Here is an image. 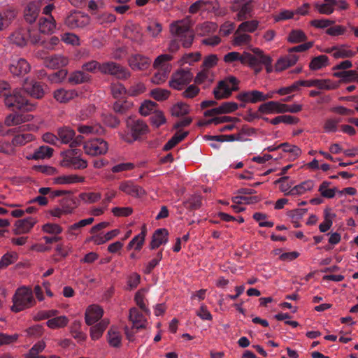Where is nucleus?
Segmentation results:
<instances>
[{
	"mask_svg": "<svg viewBox=\"0 0 358 358\" xmlns=\"http://www.w3.org/2000/svg\"><path fill=\"white\" fill-rule=\"evenodd\" d=\"M34 119L31 114L13 113L7 115L4 119V124L8 127H16L21 124L30 122Z\"/></svg>",
	"mask_w": 358,
	"mask_h": 358,
	"instance_id": "dca6fc26",
	"label": "nucleus"
},
{
	"mask_svg": "<svg viewBox=\"0 0 358 358\" xmlns=\"http://www.w3.org/2000/svg\"><path fill=\"white\" fill-rule=\"evenodd\" d=\"M307 39V36L304 31L301 29H293L292 30L287 40L290 43H298L301 42H303Z\"/></svg>",
	"mask_w": 358,
	"mask_h": 358,
	"instance_id": "a18cd8bd",
	"label": "nucleus"
},
{
	"mask_svg": "<svg viewBox=\"0 0 358 358\" xmlns=\"http://www.w3.org/2000/svg\"><path fill=\"white\" fill-rule=\"evenodd\" d=\"M146 233V227L143 226L141 232L137 236H134L129 243L127 249L131 250L134 248L136 250L139 251L144 244Z\"/></svg>",
	"mask_w": 358,
	"mask_h": 358,
	"instance_id": "ea45409f",
	"label": "nucleus"
},
{
	"mask_svg": "<svg viewBox=\"0 0 358 358\" xmlns=\"http://www.w3.org/2000/svg\"><path fill=\"white\" fill-rule=\"evenodd\" d=\"M255 55L245 52L243 65H248L252 68L256 73H259L262 69V65L265 66L267 73L273 71L272 59L270 56L264 55L259 48L253 49Z\"/></svg>",
	"mask_w": 358,
	"mask_h": 358,
	"instance_id": "7ed1b4c3",
	"label": "nucleus"
},
{
	"mask_svg": "<svg viewBox=\"0 0 358 358\" xmlns=\"http://www.w3.org/2000/svg\"><path fill=\"white\" fill-rule=\"evenodd\" d=\"M103 310L98 305H91L86 309L85 314V322L87 325H92L97 322L103 316Z\"/></svg>",
	"mask_w": 358,
	"mask_h": 358,
	"instance_id": "6ab92c4d",
	"label": "nucleus"
},
{
	"mask_svg": "<svg viewBox=\"0 0 358 358\" xmlns=\"http://www.w3.org/2000/svg\"><path fill=\"white\" fill-rule=\"evenodd\" d=\"M53 149L48 146H41L38 149L34 151L31 155L26 156L28 160L31 159H41L50 157L52 155Z\"/></svg>",
	"mask_w": 358,
	"mask_h": 358,
	"instance_id": "4c0bfd02",
	"label": "nucleus"
},
{
	"mask_svg": "<svg viewBox=\"0 0 358 358\" xmlns=\"http://www.w3.org/2000/svg\"><path fill=\"white\" fill-rule=\"evenodd\" d=\"M315 187V182L313 180H305L292 187L291 196L302 195L311 191Z\"/></svg>",
	"mask_w": 358,
	"mask_h": 358,
	"instance_id": "e433bc0d",
	"label": "nucleus"
},
{
	"mask_svg": "<svg viewBox=\"0 0 358 358\" xmlns=\"http://www.w3.org/2000/svg\"><path fill=\"white\" fill-rule=\"evenodd\" d=\"M84 181V178L76 174L63 175L55 178L53 182L57 185H70Z\"/></svg>",
	"mask_w": 358,
	"mask_h": 358,
	"instance_id": "f704fd0d",
	"label": "nucleus"
},
{
	"mask_svg": "<svg viewBox=\"0 0 358 358\" xmlns=\"http://www.w3.org/2000/svg\"><path fill=\"white\" fill-rule=\"evenodd\" d=\"M119 189L127 195L140 197L145 194V190L140 186L134 185L131 181L121 182Z\"/></svg>",
	"mask_w": 358,
	"mask_h": 358,
	"instance_id": "4be33fe9",
	"label": "nucleus"
},
{
	"mask_svg": "<svg viewBox=\"0 0 358 358\" xmlns=\"http://www.w3.org/2000/svg\"><path fill=\"white\" fill-rule=\"evenodd\" d=\"M57 136L59 141L62 143L70 144L71 148L80 145L83 141V136L78 135L76 136L75 131L69 127H62L57 129Z\"/></svg>",
	"mask_w": 358,
	"mask_h": 358,
	"instance_id": "9b49d317",
	"label": "nucleus"
},
{
	"mask_svg": "<svg viewBox=\"0 0 358 358\" xmlns=\"http://www.w3.org/2000/svg\"><path fill=\"white\" fill-rule=\"evenodd\" d=\"M189 111V107L185 103H178L171 108V113L173 116L180 117L187 114Z\"/></svg>",
	"mask_w": 358,
	"mask_h": 358,
	"instance_id": "338daca9",
	"label": "nucleus"
},
{
	"mask_svg": "<svg viewBox=\"0 0 358 358\" xmlns=\"http://www.w3.org/2000/svg\"><path fill=\"white\" fill-rule=\"evenodd\" d=\"M162 251H159L155 258L144 265L143 272L145 274H150L162 259Z\"/></svg>",
	"mask_w": 358,
	"mask_h": 358,
	"instance_id": "052dcab7",
	"label": "nucleus"
},
{
	"mask_svg": "<svg viewBox=\"0 0 358 358\" xmlns=\"http://www.w3.org/2000/svg\"><path fill=\"white\" fill-rule=\"evenodd\" d=\"M91 80V76L84 71H75L70 73L68 82L72 85H79L88 83Z\"/></svg>",
	"mask_w": 358,
	"mask_h": 358,
	"instance_id": "473e14b6",
	"label": "nucleus"
},
{
	"mask_svg": "<svg viewBox=\"0 0 358 358\" xmlns=\"http://www.w3.org/2000/svg\"><path fill=\"white\" fill-rule=\"evenodd\" d=\"M78 96V93L74 89H65L61 87L57 89L53 92V96L55 100L61 103H68Z\"/></svg>",
	"mask_w": 358,
	"mask_h": 358,
	"instance_id": "aec40b11",
	"label": "nucleus"
},
{
	"mask_svg": "<svg viewBox=\"0 0 358 358\" xmlns=\"http://www.w3.org/2000/svg\"><path fill=\"white\" fill-rule=\"evenodd\" d=\"M69 322V318L65 315L55 316L46 322V325L52 329L66 327Z\"/></svg>",
	"mask_w": 358,
	"mask_h": 358,
	"instance_id": "58836bf2",
	"label": "nucleus"
},
{
	"mask_svg": "<svg viewBox=\"0 0 358 358\" xmlns=\"http://www.w3.org/2000/svg\"><path fill=\"white\" fill-rule=\"evenodd\" d=\"M193 74L189 69H178L171 76L169 86L174 90H181L192 80Z\"/></svg>",
	"mask_w": 358,
	"mask_h": 358,
	"instance_id": "6e6552de",
	"label": "nucleus"
},
{
	"mask_svg": "<svg viewBox=\"0 0 358 358\" xmlns=\"http://www.w3.org/2000/svg\"><path fill=\"white\" fill-rule=\"evenodd\" d=\"M81 322L79 320H75L72 322L70 327V333L73 338L79 340L84 341L86 338L85 334L80 330Z\"/></svg>",
	"mask_w": 358,
	"mask_h": 358,
	"instance_id": "6e6d98bb",
	"label": "nucleus"
},
{
	"mask_svg": "<svg viewBox=\"0 0 358 358\" xmlns=\"http://www.w3.org/2000/svg\"><path fill=\"white\" fill-rule=\"evenodd\" d=\"M210 3L211 2L208 0H198L189 6L188 12L191 14H195L199 11H205Z\"/></svg>",
	"mask_w": 358,
	"mask_h": 358,
	"instance_id": "5fc2aeb1",
	"label": "nucleus"
},
{
	"mask_svg": "<svg viewBox=\"0 0 358 358\" xmlns=\"http://www.w3.org/2000/svg\"><path fill=\"white\" fill-rule=\"evenodd\" d=\"M285 103L271 101L261 104L259 106V111L264 114L285 113Z\"/></svg>",
	"mask_w": 358,
	"mask_h": 358,
	"instance_id": "412c9836",
	"label": "nucleus"
},
{
	"mask_svg": "<svg viewBox=\"0 0 358 358\" xmlns=\"http://www.w3.org/2000/svg\"><path fill=\"white\" fill-rule=\"evenodd\" d=\"M10 43L23 47L29 42L33 44L41 41V36L35 30L29 27H20L15 30L8 37Z\"/></svg>",
	"mask_w": 358,
	"mask_h": 358,
	"instance_id": "423d86ee",
	"label": "nucleus"
},
{
	"mask_svg": "<svg viewBox=\"0 0 358 358\" xmlns=\"http://www.w3.org/2000/svg\"><path fill=\"white\" fill-rule=\"evenodd\" d=\"M108 324L109 320L108 319H103L93 325L90 329L91 338L94 341L99 340L102 336Z\"/></svg>",
	"mask_w": 358,
	"mask_h": 358,
	"instance_id": "7c9ffc66",
	"label": "nucleus"
},
{
	"mask_svg": "<svg viewBox=\"0 0 358 358\" xmlns=\"http://www.w3.org/2000/svg\"><path fill=\"white\" fill-rule=\"evenodd\" d=\"M238 88V80L234 76H229L218 83L213 90V94L217 99L228 98L233 91Z\"/></svg>",
	"mask_w": 358,
	"mask_h": 358,
	"instance_id": "0eeeda50",
	"label": "nucleus"
},
{
	"mask_svg": "<svg viewBox=\"0 0 358 358\" xmlns=\"http://www.w3.org/2000/svg\"><path fill=\"white\" fill-rule=\"evenodd\" d=\"M157 103L152 101H145L139 108V113L143 116L152 115L157 110Z\"/></svg>",
	"mask_w": 358,
	"mask_h": 358,
	"instance_id": "3c124183",
	"label": "nucleus"
},
{
	"mask_svg": "<svg viewBox=\"0 0 358 358\" xmlns=\"http://www.w3.org/2000/svg\"><path fill=\"white\" fill-rule=\"evenodd\" d=\"M0 152L8 156H15L17 149L14 148L11 141H0Z\"/></svg>",
	"mask_w": 358,
	"mask_h": 358,
	"instance_id": "680f3d73",
	"label": "nucleus"
},
{
	"mask_svg": "<svg viewBox=\"0 0 358 358\" xmlns=\"http://www.w3.org/2000/svg\"><path fill=\"white\" fill-rule=\"evenodd\" d=\"M37 220L33 217L17 220L14 224V234L17 235L27 234L31 231Z\"/></svg>",
	"mask_w": 358,
	"mask_h": 358,
	"instance_id": "f3484780",
	"label": "nucleus"
},
{
	"mask_svg": "<svg viewBox=\"0 0 358 358\" xmlns=\"http://www.w3.org/2000/svg\"><path fill=\"white\" fill-rule=\"evenodd\" d=\"M38 28L41 33L52 34L56 28V23L52 15L41 17L38 21Z\"/></svg>",
	"mask_w": 358,
	"mask_h": 358,
	"instance_id": "bb28decb",
	"label": "nucleus"
},
{
	"mask_svg": "<svg viewBox=\"0 0 358 358\" xmlns=\"http://www.w3.org/2000/svg\"><path fill=\"white\" fill-rule=\"evenodd\" d=\"M149 131L148 125L143 120L129 117L126 121L125 129L120 135L124 141L132 143L141 140Z\"/></svg>",
	"mask_w": 358,
	"mask_h": 358,
	"instance_id": "f03ea898",
	"label": "nucleus"
},
{
	"mask_svg": "<svg viewBox=\"0 0 358 358\" xmlns=\"http://www.w3.org/2000/svg\"><path fill=\"white\" fill-rule=\"evenodd\" d=\"M101 73L110 74L120 80H126L131 76L130 72L125 67L113 62L102 63Z\"/></svg>",
	"mask_w": 358,
	"mask_h": 358,
	"instance_id": "f8f14e48",
	"label": "nucleus"
},
{
	"mask_svg": "<svg viewBox=\"0 0 358 358\" xmlns=\"http://www.w3.org/2000/svg\"><path fill=\"white\" fill-rule=\"evenodd\" d=\"M78 130L80 134H101L103 133L104 129L103 128L99 125H80L78 127Z\"/></svg>",
	"mask_w": 358,
	"mask_h": 358,
	"instance_id": "8fccbe9b",
	"label": "nucleus"
},
{
	"mask_svg": "<svg viewBox=\"0 0 358 358\" xmlns=\"http://www.w3.org/2000/svg\"><path fill=\"white\" fill-rule=\"evenodd\" d=\"M23 89L31 96L41 99L44 95V91L40 83L34 80L29 81L26 79L23 84Z\"/></svg>",
	"mask_w": 358,
	"mask_h": 358,
	"instance_id": "5701e85b",
	"label": "nucleus"
},
{
	"mask_svg": "<svg viewBox=\"0 0 358 358\" xmlns=\"http://www.w3.org/2000/svg\"><path fill=\"white\" fill-rule=\"evenodd\" d=\"M12 301L10 310L14 313L29 309L36 304L33 291L27 287L17 288L13 296Z\"/></svg>",
	"mask_w": 358,
	"mask_h": 358,
	"instance_id": "20e7f679",
	"label": "nucleus"
},
{
	"mask_svg": "<svg viewBox=\"0 0 358 358\" xmlns=\"http://www.w3.org/2000/svg\"><path fill=\"white\" fill-rule=\"evenodd\" d=\"M329 65V59L327 55H322L313 57L310 64L309 68L313 71L320 70Z\"/></svg>",
	"mask_w": 358,
	"mask_h": 358,
	"instance_id": "a19ab883",
	"label": "nucleus"
},
{
	"mask_svg": "<svg viewBox=\"0 0 358 358\" xmlns=\"http://www.w3.org/2000/svg\"><path fill=\"white\" fill-rule=\"evenodd\" d=\"M69 64V59L61 55H55L45 59V64L50 69H59L66 66Z\"/></svg>",
	"mask_w": 358,
	"mask_h": 358,
	"instance_id": "393cba45",
	"label": "nucleus"
},
{
	"mask_svg": "<svg viewBox=\"0 0 358 358\" xmlns=\"http://www.w3.org/2000/svg\"><path fill=\"white\" fill-rule=\"evenodd\" d=\"M41 3L39 1H34L28 3L24 10V18L29 23L34 22L39 12Z\"/></svg>",
	"mask_w": 358,
	"mask_h": 358,
	"instance_id": "cd10ccee",
	"label": "nucleus"
},
{
	"mask_svg": "<svg viewBox=\"0 0 358 358\" xmlns=\"http://www.w3.org/2000/svg\"><path fill=\"white\" fill-rule=\"evenodd\" d=\"M356 55V52L350 48L347 44L336 45L334 59L352 58Z\"/></svg>",
	"mask_w": 358,
	"mask_h": 358,
	"instance_id": "c9c22d12",
	"label": "nucleus"
},
{
	"mask_svg": "<svg viewBox=\"0 0 358 358\" xmlns=\"http://www.w3.org/2000/svg\"><path fill=\"white\" fill-rule=\"evenodd\" d=\"M129 319L132 322L134 327L136 329L144 328L147 323L145 317L136 308H133L130 310Z\"/></svg>",
	"mask_w": 358,
	"mask_h": 358,
	"instance_id": "2f4dec72",
	"label": "nucleus"
},
{
	"mask_svg": "<svg viewBox=\"0 0 358 358\" xmlns=\"http://www.w3.org/2000/svg\"><path fill=\"white\" fill-rule=\"evenodd\" d=\"M8 67L10 73L14 76H23L31 69L29 62L19 56H12L9 59Z\"/></svg>",
	"mask_w": 358,
	"mask_h": 358,
	"instance_id": "9d476101",
	"label": "nucleus"
},
{
	"mask_svg": "<svg viewBox=\"0 0 358 358\" xmlns=\"http://www.w3.org/2000/svg\"><path fill=\"white\" fill-rule=\"evenodd\" d=\"M170 31L176 38L171 41L168 50L170 52H176L180 45L178 40L182 42V46L189 48L194 40V34L190 29L189 23L187 20H178L173 22L170 26Z\"/></svg>",
	"mask_w": 358,
	"mask_h": 358,
	"instance_id": "f257e3e1",
	"label": "nucleus"
},
{
	"mask_svg": "<svg viewBox=\"0 0 358 358\" xmlns=\"http://www.w3.org/2000/svg\"><path fill=\"white\" fill-rule=\"evenodd\" d=\"M338 85L336 82L330 79H316V87L321 90H333L336 89Z\"/></svg>",
	"mask_w": 358,
	"mask_h": 358,
	"instance_id": "603ef678",
	"label": "nucleus"
},
{
	"mask_svg": "<svg viewBox=\"0 0 358 358\" xmlns=\"http://www.w3.org/2000/svg\"><path fill=\"white\" fill-rule=\"evenodd\" d=\"M323 3H316L315 8L320 14L330 15L334 11V6L337 3L336 0H324Z\"/></svg>",
	"mask_w": 358,
	"mask_h": 358,
	"instance_id": "79ce46f5",
	"label": "nucleus"
},
{
	"mask_svg": "<svg viewBox=\"0 0 358 358\" xmlns=\"http://www.w3.org/2000/svg\"><path fill=\"white\" fill-rule=\"evenodd\" d=\"M251 36L245 32H238V29L235 33L234 38V45H243L249 44L251 41Z\"/></svg>",
	"mask_w": 358,
	"mask_h": 358,
	"instance_id": "774afa93",
	"label": "nucleus"
},
{
	"mask_svg": "<svg viewBox=\"0 0 358 358\" xmlns=\"http://www.w3.org/2000/svg\"><path fill=\"white\" fill-rule=\"evenodd\" d=\"M79 198L85 203H94L101 199V194L94 192H82L79 194Z\"/></svg>",
	"mask_w": 358,
	"mask_h": 358,
	"instance_id": "c03bdc74",
	"label": "nucleus"
},
{
	"mask_svg": "<svg viewBox=\"0 0 358 358\" xmlns=\"http://www.w3.org/2000/svg\"><path fill=\"white\" fill-rule=\"evenodd\" d=\"M259 26L257 20L245 21L238 27V32H254Z\"/></svg>",
	"mask_w": 358,
	"mask_h": 358,
	"instance_id": "e2e57ef3",
	"label": "nucleus"
},
{
	"mask_svg": "<svg viewBox=\"0 0 358 358\" xmlns=\"http://www.w3.org/2000/svg\"><path fill=\"white\" fill-rule=\"evenodd\" d=\"M21 131L15 132L11 141L12 145H13L14 148H17V147H22L26 144L32 142L35 140V136L30 133H22L24 131H31L33 130L34 127L27 124L24 127H20Z\"/></svg>",
	"mask_w": 358,
	"mask_h": 358,
	"instance_id": "ddd939ff",
	"label": "nucleus"
},
{
	"mask_svg": "<svg viewBox=\"0 0 358 358\" xmlns=\"http://www.w3.org/2000/svg\"><path fill=\"white\" fill-rule=\"evenodd\" d=\"M170 91L166 89L155 88L150 92V96L158 101L167 99L170 96Z\"/></svg>",
	"mask_w": 358,
	"mask_h": 358,
	"instance_id": "69168bd1",
	"label": "nucleus"
},
{
	"mask_svg": "<svg viewBox=\"0 0 358 358\" xmlns=\"http://www.w3.org/2000/svg\"><path fill=\"white\" fill-rule=\"evenodd\" d=\"M107 341L112 348H120L122 346V336L115 327H111L107 332Z\"/></svg>",
	"mask_w": 358,
	"mask_h": 358,
	"instance_id": "c85d7f7f",
	"label": "nucleus"
},
{
	"mask_svg": "<svg viewBox=\"0 0 358 358\" xmlns=\"http://www.w3.org/2000/svg\"><path fill=\"white\" fill-rule=\"evenodd\" d=\"M252 11V6L250 1H248L245 3H243L238 14H237V19L239 21H243L248 18L251 16V13Z\"/></svg>",
	"mask_w": 358,
	"mask_h": 358,
	"instance_id": "4d7b16f0",
	"label": "nucleus"
},
{
	"mask_svg": "<svg viewBox=\"0 0 358 358\" xmlns=\"http://www.w3.org/2000/svg\"><path fill=\"white\" fill-rule=\"evenodd\" d=\"M59 205L62 208L63 212L66 215H71L73 213L79 203L76 197L68 196L60 200Z\"/></svg>",
	"mask_w": 358,
	"mask_h": 358,
	"instance_id": "c756f323",
	"label": "nucleus"
},
{
	"mask_svg": "<svg viewBox=\"0 0 358 358\" xmlns=\"http://www.w3.org/2000/svg\"><path fill=\"white\" fill-rule=\"evenodd\" d=\"M157 72L154 74L151 78V82L155 85H162L168 78L169 74L171 71L166 69V70L156 69Z\"/></svg>",
	"mask_w": 358,
	"mask_h": 358,
	"instance_id": "bf43d9fd",
	"label": "nucleus"
},
{
	"mask_svg": "<svg viewBox=\"0 0 358 358\" xmlns=\"http://www.w3.org/2000/svg\"><path fill=\"white\" fill-rule=\"evenodd\" d=\"M15 16V12L10 10L5 11L3 14L0 13V31L8 27Z\"/></svg>",
	"mask_w": 358,
	"mask_h": 358,
	"instance_id": "09e8293b",
	"label": "nucleus"
},
{
	"mask_svg": "<svg viewBox=\"0 0 358 358\" xmlns=\"http://www.w3.org/2000/svg\"><path fill=\"white\" fill-rule=\"evenodd\" d=\"M90 22V17L80 13L71 14L66 19V24L71 29L84 28Z\"/></svg>",
	"mask_w": 358,
	"mask_h": 358,
	"instance_id": "2eb2a0df",
	"label": "nucleus"
},
{
	"mask_svg": "<svg viewBox=\"0 0 358 358\" xmlns=\"http://www.w3.org/2000/svg\"><path fill=\"white\" fill-rule=\"evenodd\" d=\"M173 59V56L170 54H162L159 55L153 63V67L155 69H164L169 71L171 70V65L169 62Z\"/></svg>",
	"mask_w": 358,
	"mask_h": 358,
	"instance_id": "72a5a7b5",
	"label": "nucleus"
},
{
	"mask_svg": "<svg viewBox=\"0 0 358 358\" xmlns=\"http://www.w3.org/2000/svg\"><path fill=\"white\" fill-rule=\"evenodd\" d=\"M83 149L87 155L98 156L105 155L108 150V145L103 139L96 138L85 142Z\"/></svg>",
	"mask_w": 358,
	"mask_h": 358,
	"instance_id": "1a4fd4ad",
	"label": "nucleus"
},
{
	"mask_svg": "<svg viewBox=\"0 0 358 358\" xmlns=\"http://www.w3.org/2000/svg\"><path fill=\"white\" fill-rule=\"evenodd\" d=\"M59 314V310L55 309L52 310H42L38 311L33 316L35 321H41L46 319H51L52 317L57 316Z\"/></svg>",
	"mask_w": 358,
	"mask_h": 358,
	"instance_id": "864d4df0",
	"label": "nucleus"
},
{
	"mask_svg": "<svg viewBox=\"0 0 358 358\" xmlns=\"http://www.w3.org/2000/svg\"><path fill=\"white\" fill-rule=\"evenodd\" d=\"M201 55L199 52H190L184 55L178 62L181 66L185 64L192 65L194 62L199 61L201 59Z\"/></svg>",
	"mask_w": 358,
	"mask_h": 358,
	"instance_id": "13d9d810",
	"label": "nucleus"
},
{
	"mask_svg": "<svg viewBox=\"0 0 358 358\" xmlns=\"http://www.w3.org/2000/svg\"><path fill=\"white\" fill-rule=\"evenodd\" d=\"M213 80V74L208 69H203L198 73L195 77L194 82L196 84H209Z\"/></svg>",
	"mask_w": 358,
	"mask_h": 358,
	"instance_id": "de8ad7c7",
	"label": "nucleus"
},
{
	"mask_svg": "<svg viewBox=\"0 0 358 358\" xmlns=\"http://www.w3.org/2000/svg\"><path fill=\"white\" fill-rule=\"evenodd\" d=\"M275 184L280 185V190L283 192V194L286 196L290 195L291 192H292V185L293 182L289 180V177L284 176L278 178L275 181Z\"/></svg>",
	"mask_w": 358,
	"mask_h": 358,
	"instance_id": "37998d69",
	"label": "nucleus"
},
{
	"mask_svg": "<svg viewBox=\"0 0 358 358\" xmlns=\"http://www.w3.org/2000/svg\"><path fill=\"white\" fill-rule=\"evenodd\" d=\"M236 99L243 103L241 107H244L245 103L264 101L263 92L258 90L242 91L236 95Z\"/></svg>",
	"mask_w": 358,
	"mask_h": 358,
	"instance_id": "4468645a",
	"label": "nucleus"
},
{
	"mask_svg": "<svg viewBox=\"0 0 358 358\" xmlns=\"http://www.w3.org/2000/svg\"><path fill=\"white\" fill-rule=\"evenodd\" d=\"M5 105L13 110L32 111L36 108V104L29 102L23 95L22 89H15L10 94H3Z\"/></svg>",
	"mask_w": 358,
	"mask_h": 358,
	"instance_id": "39448f33",
	"label": "nucleus"
},
{
	"mask_svg": "<svg viewBox=\"0 0 358 358\" xmlns=\"http://www.w3.org/2000/svg\"><path fill=\"white\" fill-rule=\"evenodd\" d=\"M168 231L166 229H158L152 235V241L150 245L151 250L159 248L161 245L168 241Z\"/></svg>",
	"mask_w": 358,
	"mask_h": 358,
	"instance_id": "a878e982",
	"label": "nucleus"
},
{
	"mask_svg": "<svg viewBox=\"0 0 358 358\" xmlns=\"http://www.w3.org/2000/svg\"><path fill=\"white\" fill-rule=\"evenodd\" d=\"M78 153L77 150L71 149L66 153L65 159L66 162L74 169H83L87 166V162L86 160L74 155Z\"/></svg>",
	"mask_w": 358,
	"mask_h": 358,
	"instance_id": "b1692460",
	"label": "nucleus"
},
{
	"mask_svg": "<svg viewBox=\"0 0 358 358\" xmlns=\"http://www.w3.org/2000/svg\"><path fill=\"white\" fill-rule=\"evenodd\" d=\"M129 65L134 71H143L147 69L151 63L149 57L142 55L136 54L129 59Z\"/></svg>",
	"mask_w": 358,
	"mask_h": 358,
	"instance_id": "a211bd4d",
	"label": "nucleus"
},
{
	"mask_svg": "<svg viewBox=\"0 0 358 358\" xmlns=\"http://www.w3.org/2000/svg\"><path fill=\"white\" fill-rule=\"evenodd\" d=\"M340 118H328L324 123V129L327 133H333L338 131V124L341 122Z\"/></svg>",
	"mask_w": 358,
	"mask_h": 358,
	"instance_id": "0e129e2a",
	"label": "nucleus"
},
{
	"mask_svg": "<svg viewBox=\"0 0 358 358\" xmlns=\"http://www.w3.org/2000/svg\"><path fill=\"white\" fill-rule=\"evenodd\" d=\"M334 76L342 78L346 83L358 80V72L355 70L336 72L334 73Z\"/></svg>",
	"mask_w": 358,
	"mask_h": 358,
	"instance_id": "49530a36",
	"label": "nucleus"
}]
</instances>
